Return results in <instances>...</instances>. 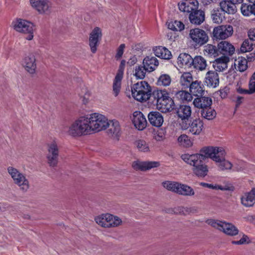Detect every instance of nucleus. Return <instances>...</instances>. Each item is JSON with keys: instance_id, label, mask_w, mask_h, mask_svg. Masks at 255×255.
<instances>
[{"instance_id": "43", "label": "nucleus", "mask_w": 255, "mask_h": 255, "mask_svg": "<svg viewBox=\"0 0 255 255\" xmlns=\"http://www.w3.org/2000/svg\"><path fill=\"white\" fill-rule=\"evenodd\" d=\"M171 79L169 75L167 74H162L157 80V84L159 86L166 87L171 83Z\"/></svg>"}, {"instance_id": "48", "label": "nucleus", "mask_w": 255, "mask_h": 255, "mask_svg": "<svg viewBox=\"0 0 255 255\" xmlns=\"http://www.w3.org/2000/svg\"><path fill=\"white\" fill-rule=\"evenodd\" d=\"M242 14L245 16H249L253 14V5L242 4L241 6Z\"/></svg>"}, {"instance_id": "41", "label": "nucleus", "mask_w": 255, "mask_h": 255, "mask_svg": "<svg viewBox=\"0 0 255 255\" xmlns=\"http://www.w3.org/2000/svg\"><path fill=\"white\" fill-rule=\"evenodd\" d=\"M147 71L144 65L136 66L134 70V75L136 79H143Z\"/></svg>"}, {"instance_id": "60", "label": "nucleus", "mask_w": 255, "mask_h": 255, "mask_svg": "<svg viewBox=\"0 0 255 255\" xmlns=\"http://www.w3.org/2000/svg\"><path fill=\"white\" fill-rule=\"evenodd\" d=\"M248 35L252 41H255V29H250L248 32Z\"/></svg>"}, {"instance_id": "1", "label": "nucleus", "mask_w": 255, "mask_h": 255, "mask_svg": "<svg viewBox=\"0 0 255 255\" xmlns=\"http://www.w3.org/2000/svg\"><path fill=\"white\" fill-rule=\"evenodd\" d=\"M109 126L107 117L95 113L80 117L75 120L68 127L67 133L73 137H79L105 129Z\"/></svg>"}, {"instance_id": "64", "label": "nucleus", "mask_w": 255, "mask_h": 255, "mask_svg": "<svg viewBox=\"0 0 255 255\" xmlns=\"http://www.w3.org/2000/svg\"><path fill=\"white\" fill-rule=\"evenodd\" d=\"M227 93L225 90H222L220 91V96L222 98H225L226 97Z\"/></svg>"}, {"instance_id": "11", "label": "nucleus", "mask_w": 255, "mask_h": 255, "mask_svg": "<svg viewBox=\"0 0 255 255\" xmlns=\"http://www.w3.org/2000/svg\"><path fill=\"white\" fill-rule=\"evenodd\" d=\"M21 65L29 74H35L37 67L35 55L32 53L25 54L22 59Z\"/></svg>"}, {"instance_id": "31", "label": "nucleus", "mask_w": 255, "mask_h": 255, "mask_svg": "<svg viewBox=\"0 0 255 255\" xmlns=\"http://www.w3.org/2000/svg\"><path fill=\"white\" fill-rule=\"evenodd\" d=\"M193 58L188 54L182 53L180 54L177 59V62L181 66H185V68L192 67Z\"/></svg>"}, {"instance_id": "42", "label": "nucleus", "mask_w": 255, "mask_h": 255, "mask_svg": "<svg viewBox=\"0 0 255 255\" xmlns=\"http://www.w3.org/2000/svg\"><path fill=\"white\" fill-rule=\"evenodd\" d=\"M180 184L175 182L165 181L162 183L163 186L168 190L178 192Z\"/></svg>"}, {"instance_id": "28", "label": "nucleus", "mask_w": 255, "mask_h": 255, "mask_svg": "<svg viewBox=\"0 0 255 255\" xmlns=\"http://www.w3.org/2000/svg\"><path fill=\"white\" fill-rule=\"evenodd\" d=\"M242 204L246 207H251L255 203V188L246 193L241 198Z\"/></svg>"}, {"instance_id": "49", "label": "nucleus", "mask_w": 255, "mask_h": 255, "mask_svg": "<svg viewBox=\"0 0 255 255\" xmlns=\"http://www.w3.org/2000/svg\"><path fill=\"white\" fill-rule=\"evenodd\" d=\"M137 148L143 152H146L149 150V147L146 142L143 140H138L135 142Z\"/></svg>"}, {"instance_id": "8", "label": "nucleus", "mask_w": 255, "mask_h": 255, "mask_svg": "<svg viewBox=\"0 0 255 255\" xmlns=\"http://www.w3.org/2000/svg\"><path fill=\"white\" fill-rule=\"evenodd\" d=\"M216 147H204L200 150L199 153L195 154H185L181 156L182 159H204V158L214 159L215 152H217Z\"/></svg>"}, {"instance_id": "14", "label": "nucleus", "mask_w": 255, "mask_h": 255, "mask_svg": "<svg viewBox=\"0 0 255 255\" xmlns=\"http://www.w3.org/2000/svg\"><path fill=\"white\" fill-rule=\"evenodd\" d=\"M132 122L135 128L139 130L144 129L147 125V121L140 111H135L132 114Z\"/></svg>"}, {"instance_id": "50", "label": "nucleus", "mask_w": 255, "mask_h": 255, "mask_svg": "<svg viewBox=\"0 0 255 255\" xmlns=\"http://www.w3.org/2000/svg\"><path fill=\"white\" fill-rule=\"evenodd\" d=\"M217 152H215V156L214 158L216 159H225L226 158V152L223 147H216Z\"/></svg>"}, {"instance_id": "9", "label": "nucleus", "mask_w": 255, "mask_h": 255, "mask_svg": "<svg viewBox=\"0 0 255 255\" xmlns=\"http://www.w3.org/2000/svg\"><path fill=\"white\" fill-rule=\"evenodd\" d=\"M187 164L192 166L194 174L199 177H204L207 175L208 168L203 160H184Z\"/></svg>"}, {"instance_id": "32", "label": "nucleus", "mask_w": 255, "mask_h": 255, "mask_svg": "<svg viewBox=\"0 0 255 255\" xmlns=\"http://www.w3.org/2000/svg\"><path fill=\"white\" fill-rule=\"evenodd\" d=\"M206 60L201 56H196L192 60V66L199 71L205 70L207 67Z\"/></svg>"}, {"instance_id": "6", "label": "nucleus", "mask_w": 255, "mask_h": 255, "mask_svg": "<svg viewBox=\"0 0 255 255\" xmlns=\"http://www.w3.org/2000/svg\"><path fill=\"white\" fill-rule=\"evenodd\" d=\"M189 36L195 47H200L206 44L209 40L206 31L199 28L190 29Z\"/></svg>"}, {"instance_id": "54", "label": "nucleus", "mask_w": 255, "mask_h": 255, "mask_svg": "<svg viewBox=\"0 0 255 255\" xmlns=\"http://www.w3.org/2000/svg\"><path fill=\"white\" fill-rule=\"evenodd\" d=\"M232 243L234 245H244L249 244L250 241L249 237L247 235H244L239 241H233Z\"/></svg>"}, {"instance_id": "37", "label": "nucleus", "mask_w": 255, "mask_h": 255, "mask_svg": "<svg viewBox=\"0 0 255 255\" xmlns=\"http://www.w3.org/2000/svg\"><path fill=\"white\" fill-rule=\"evenodd\" d=\"M235 66L237 70L240 72H244L248 68V61L245 58L239 57L235 60Z\"/></svg>"}, {"instance_id": "3", "label": "nucleus", "mask_w": 255, "mask_h": 255, "mask_svg": "<svg viewBox=\"0 0 255 255\" xmlns=\"http://www.w3.org/2000/svg\"><path fill=\"white\" fill-rule=\"evenodd\" d=\"M133 98L137 101L143 102L151 98V89L147 82L142 81L132 85L131 87Z\"/></svg>"}, {"instance_id": "56", "label": "nucleus", "mask_w": 255, "mask_h": 255, "mask_svg": "<svg viewBox=\"0 0 255 255\" xmlns=\"http://www.w3.org/2000/svg\"><path fill=\"white\" fill-rule=\"evenodd\" d=\"M95 221L98 225L103 227L107 228L108 226L107 224H105V220L104 217V214L102 215L101 216L95 218Z\"/></svg>"}, {"instance_id": "21", "label": "nucleus", "mask_w": 255, "mask_h": 255, "mask_svg": "<svg viewBox=\"0 0 255 255\" xmlns=\"http://www.w3.org/2000/svg\"><path fill=\"white\" fill-rule=\"evenodd\" d=\"M189 91L191 95L194 96H202L205 93L204 86L201 81L196 80L191 83Z\"/></svg>"}, {"instance_id": "25", "label": "nucleus", "mask_w": 255, "mask_h": 255, "mask_svg": "<svg viewBox=\"0 0 255 255\" xmlns=\"http://www.w3.org/2000/svg\"><path fill=\"white\" fill-rule=\"evenodd\" d=\"M193 104L195 107L203 109L207 107H210L212 104V100L210 97L202 96L195 98Z\"/></svg>"}, {"instance_id": "35", "label": "nucleus", "mask_w": 255, "mask_h": 255, "mask_svg": "<svg viewBox=\"0 0 255 255\" xmlns=\"http://www.w3.org/2000/svg\"><path fill=\"white\" fill-rule=\"evenodd\" d=\"M193 81V77L190 72H185L180 78V83L184 88H189Z\"/></svg>"}, {"instance_id": "38", "label": "nucleus", "mask_w": 255, "mask_h": 255, "mask_svg": "<svg viewBox=\"0 0 255 255\" xmlns=\"http://www.w3.org/2000/svg\"><path fill=\"white\" fill-rule=\"evenodd\" d=\"M123 76L116 75L113 81V91L115 97L119 95L121 89V83Z\"/></svg>"}, {"instance_id": "13", "label": "nucleus", "mask_w": 255, "mask_h": 255, "mask_svg": "<svg viewBox=\"0 0 255 255\" xmlns=\"http://www.w3.org/2000/svg\"><path fill=\"white\" fill-rule=\"evenodd\" d=\"M30 3L39 13L48 14L50 12L51 4L48 0H30Z\"/></svg>"}, {"instance_id": "34", "label": "nucleus", "mask_w": 255, "mask_h": 255, "mask_svg": "<svg viewBox=\"0 0 255 255\" xmlns=\"http://www.w3.org/2000/svg\"><path fill=\"white\" fill-rule=\"evenodd\" d=\"M153 51L156 56L162 59H169L172 56L170 51L164 47H155L153 48Z\"/></svg>"}, {"instance_id": "29", "label": "nucleus", "mask_w": 255, "mask_h": 255, "mask_svg": "<svg viewBox=\"0 0 255 255\" xmlns=\"http://www.w3.org/2000/svg\"><path fill=\"white\" fill-rule=\"evenodd\" d=\"M192 109L189 106L181 105L177 111L179 118L182 120H188L191 116Z\"/></svg>"}, {"instance_id": "12", "label": "nucleus", "mask_w": 255, "mask_h": 255, "mask_svg": "<svg viewBox=\"0 0 255 255\" xmlns=\"http://www.w3.org/2000/svg\"><path fill=\"white\" fill-rule=\"evenodd\" d=\"M181 128L183 129H186L189 128V132L193 135H199L203 131L204 124L200 119L193 120L188 126L187 124H182Z\"/></svg>"}, {"instance_id": "57", "label": "nucleus", "mask_w": 255, "mask_h": 255, "mask_svg": "<svg viewBox=\"0 0 255 255\" xmlns=\"http://www.w3.org/2000/svg\"><path fill=\"white\" fill-rule=\"evenodd\" d=\"M125 48V44H121L120 45V46L118 48L117 51V53H116V55L115 56V58L117 60H118L120 58H121V57L122 56V55H123V54L124 53V51Z\"/></svg>"}, {"instance_id": "27", "label": "nucleus", "mask_w": 255, "mask_h": 255, "mask_svg": "<svg viewBox=\"0 0 255 255\" xmlns=\"http://www.w3.org/2000/svg\"><path fill=\"white\" fill-rule=\"evenodd\" d=\"M47 150L48 159H56L59 157L58 145L55 140L47 144Z\"/></svg>"}, {"instance_id": "61", "label": "nucleus", "mask_w": 255, "mask_h": 255, "mask_svg": "<svg viewBox=\"0 0 255 255\" xmlns=\"http://www.w3.org/2000/svg\"><path fill=\"white\" fill-rule=\"evenodd\" d=\"M104 217L105 220V224H108L110 223V219L112 218V215L110 214H104Z\"/></svg>"}, {"instance_id": "39", "label": "nucleus", "mask_w": 255, "mask_h": 255, "mask_svg": "<svg viewBox=\"0 0 255 255\" xmlns=\"http://www.w3.org/2000/svg\"><path fill=\"white\" fill-rule=\"evenodd\" d=\"M177 193L184 196H193L195 193L193 189L190 186L180 184Z\"/></svg>"}, {"instance_id": "62", "label": "nucleus", "mask_w": 255, "mask_h": 255, "mask_svg": "<svg viewBox=\"0 0 255 255\" xmlns=\"http://www.w3.org/2000/svg\"><path fill=\"white\" fill-rule=\"evenodd\" d=\"M243 99V98L242 97L238 96L237 97V99L236 100V107L237 108L242 103Z\"/></svg>"}, {"instance_id": "20", "label": "nucleus", "mask_w": 255, "mask_h": 255, "mask_svg": "<svg viewBox=\"0 0 255 255\" xmlns=\"http://www.w3.org/2000/svg\"><path fill=\"white\" fill-rule=\"evenodd\" d=\"M205 82L209 87L215 88L219 85V78L218 73L215 71H209L205 77Z\"/></svg>"}, {"instance_id": "23", "label": "nucleus", "mask_w": 255, "mask_h": 255, "mask_svg": "<svg viewBox=\"0 0 255 255\" xmlns=\"http://www.w3.org/2000/svg\"><path fill=\"white\" fill-rule=\"evenodd\" d=\"M229 62V58L226 56L216 59L213 64L214 69L217 71L222 72L228 68V63Z\"/></svg>"}, {"instance_id": "58", "label": "nucleus", "mask_w": 255, "mask_h": 255, "mask_svg": "<svg viewBox=\"0 0 255 255\" xmlns=\"http://www.w3.org/2000/svg\"><path fill=\"white\" fill-rule=\"evenodd\" d=\"M125 65L126 61L124 60H122L116 75L123 76Z\"/></svg>"}, {"instance_id": "2", "label": "nucleus", "mask_w": 255, "mask_h": 255, "mask_svg": "<svg viewBox=\"0 0 255 255\" xmlns=\"http://www.w3.org/2000/svg\"><path fill=\"white\" fill-rule=\"evenodd\" d=\"M153 103L156 108L162 113H167L172 111L175 108L173 100L169 96V93L166 90H154L151 96Z\"/></svg>"}, {"instance_id": "51", "label": "nucleus", "mask_w": 255, "mask_h": 255, "mask_svg": "<svg viewBox=\"0 0 255 255\" xmlns=\"http://www.w3.org/2000/svg\"><path fill=\"white\" fill-rule=\"evenodd\" d=\"M178 141L183 146H189L191 145L190 140L185 134H182L179 136Z\"/></svg>"}, {"instance_id": "5", "label": "nucleus", "mask_w": 255, "mask_h": 255, "mask_svg": "<svg viewBox=\"0 0 255 255\" xmlns=\"http://www.w3.org/2000/svg\"><path fill=\"white\" fill-rule=\"evenodd\" d=\"M206 223L213 227L222 231L224 233L230 236H235L239 233L237 228L231 223L213 219L207 220Z\"/></svg>"}, {"instance_id": "33", "label": "nucleus", "mask_w": 255, "mask_h": 255, "mask_svg": "<svg viewBox=\"0 0 255 255\" xmlns=\"http://www.w3.org/2000/svg\"><path fill=\"white\" fill-rule=\"evenodd\" d=\"M220 6L222 10L228 14H234L237 11L236 4L229 0L221 1Z\"/></svg>"}, {"instance_id": "36", "label": "nucleus", "mask_w": 255, "mask_h": 255, "mask_svg": "<svg viewBox=\"0 0 255 255\" xmlns=\"http://www.w3.org/2000/svg\"><path fill=\"white\" fill-rule=\"evenodd\" d=\"M201 114L202 118L208 120H212L216 117L217 114L215 110L210 106L202 109Z\"/></svg>"}, {"instance_id": "19", "label": "nucleus", "mask_w": 255, "mask_h": 255, "mask_svg": "<svg viewBox=\"0 0 255 255\" xmlns=\"http://www.w3.org/2000/svg\"><path fill=\"white\" fill-rule=\"evenodd\" d=\"M190 22L194 25H200L205 20V12L201 10L196 9L189 15Z\"/></svg>"}, {"instance_id": "47", "label": "nucleus", "mask_w": 255, "mask_h": 255, "mask_svg": "<svg viewBox=\"0 0 255 255\" xmlns=\"http://www.w3.org/2000/svg\"><path fill=\"white\" fill-rule=\"evenodd\" d=\"M253 43L251 39L245 40L241 45V51L244 53L251 51L253 49Z\"/></svg>"}, {"instance_id": "52", "label": "nucleus", "mask_w": 255, "mask_h": 255, "mask_svg": "<svg viewBox=\"0 0 255 255\" xmlns=\"http://www.w3.org/2000/svg\"><path fill=\"white\" fill-rule=\"evenodd\" d=\"M122 223V220L118 217L112 215V218L110 219V223L108 224L107 228H110L112 227H117L120 225Z\"/></svg>"}, {"instance_id": "16", "label": "nucleus", "mask_w": 255, "mask_h": 255, "mask_svg": "<svg viewBox=\"0 0 255 255\" xmlns=\"http://www.w3.org/2000/svg\"><path fill=\"white\" fill-rule=\"evenodd\" d=\"M102 36L101 29L99 27H95L90 34L89 45L92 53H95L97 51V46L99 40Z\"/></svg>"}, {"instance_id": "53", "label": "nucleus", "mask_w": 255, "mask_h": 255, "mask_svg": "<svg viewBox=\"0 0 255 255\" xmlns=\"http://www.w3.org/2000/svg\"><path fill=\"white\" fill-rule=\"evenodd\" d=\"M249 86V93H255V72L254 73L252 77L250 79Z\"/></svg>"}, {"instance_id": "15", "label": "nucleus", "mask_w": 255, "mask_h": 255, "mask_svg": "<svg viewBox=\"0 0 255 255\" xmlns=\"http://www.w3.org/2000/svg\"><path fill=\"white\" fill-rule=\"evenodd\" d=\"M159 163L157 161H141L135 160L132 164L133 168L136 170L142 171L149 170L152 168L159 166Z\"/></svg>"}, {"instance_id": "18", "label": "nucleus", "mask_w": 255, "mask_h": 255, "mask_svg": "<svg viewBox=\"0 0 255 255\" xmlns=\"http://www.w3.org/2000/svg\"><path fill=\"white\" fill-rule=\"evenodd\" d=\"M147 118L149 123L157 128L160 127L164 122L162 114L157 111L150 112L148 114Z\"/></svg>"}, {"instance_id": "7", "label": "nucleus", "mask_w": 255, "mask_h": 255, "mask_svg": "<svg viewBox=\"0 0 255 255\" xmlns=\"http://www.w3.org/2000/svg\"><path fill=\"white\" fill-rule=\"evenodd\" d=\"M7 171L12 178L14 183L20 187L21 190L25 192L28 189L29 182L22 173L12 166L7 167Z\"/></svg>"}, {"instance_id": "10", "label": "nucleus", "mask_w": 255, "mask_h": 255, "mask_svg": "<svg viewBox=\"0 0 255 255\" xmlns=\"http://www.w3.org/2000/svg\"><path fill=\"white\" fill-rule=\"evenodd\" d=\"M233 28L230 25H222L215 27L213 34L214 37L216 39H225L232 35Z\"/></svg>"}, {"instance_id": "46", "label": "nucleus", "mask_w": 255, "mask_h": 255, "mask_svg": "<svg viewBox=\"0 0 255 255\" xmlns=\"http://www.w3.org/2000/svg\"><path fill=\"white\" fill-rule=\"evenodd\" d=\"M223 185H217V190H221L222 191H233L234 189V187L231 183L227 180L224 179L222 181Z\"/></svg>"}, {"instance_id": "63", "label": "nucleus", "mask_w": 255, "mask_h": 255, "mask_svg": "<svg viewBox=\"0 0 255 255\" xmlns=\"http://www.w3.org/2000/svg\"><path fill=\"white\" fill-rule=\"evenodd\" d=\"M238 92L240 94H250L249 93V90H244L242 88H239L237 89Z\"/></svg>"}, {"instance_id": "26", "label": "nucleus", "mask_w": 255, "mask_h": 255, "mask_svg": "<svg viewBox=\"0 0 255 255\" xmlns=\"http://www.w3.org/2000/svg\"><path fill=\"white\" fill-rule=\"evenodd\" d=\"M159 64L157 58L153 56L149 55L145 57L143 60V65L145 66L148 72L154 71Z\"/></svg>"}, {"instance_id": "4", "label": "nucleus", "mask_w": 255, "mask_h": 255, "mask_svg": "<svg viewBox=\"0 0 255 255\" xmlns=\"http://www.w3.org/2000/svg\"><path fill=\"white\" fill-rule=\"evenodd\" d=\"M13 27L17 32L27 34L26 39L30 40L33 38V24L25 19L17 18L12 22Z\"/></svg>"}, {"instance_id": "24", "label": "nucleus", "mask_w": 255, "mask_h": 255, "mask_svg": "<svg viewBox=\"0 0 255 255\" xmlns=\"http://www.w3.org/2000/svg\"><path fill=\"white\" fill-rule=\"evenodd\" d=\"M108 130L109 134L114 138L118 139L121 133L119 122L116 120L110 121Z\"/></svg>"}, {"instance_id": "22", "label": "nucleus", "mask_w": 255, "mask_h": 255, "mask_svg": "<svg viewBox=\"0 0 255 255\" xmlns=\"http://www.w3.org/2000/svg\"><path fill=\"white\" fill-rule=\"evenodd\" d=\"M218 50L222 54L226 55H232L235 51L234 46L227 41H222L218 44Z\"/></svg>"}, {"instance_id": "17", "label": "nucleus", "mask_w": 255, "mask_h": 255, "mask_svg": "<svg viewBox=\"0 0 255 255\" xmlns=\"http://www.w3.org/2000/svg\"><path fill=\"white\" fill-rule=\"evenodd\" d=\"M198 1L197 0H187L178 4L181 11L186 12L189 15L198 8Z\"/></svg>"}, {"instance_id": "30", "label": "nucleus", "mask_w": 255, "mask_h": 255, "mask_svg": "<svg viewBox=\"0 0 255 255\" xmlns=\"http://www.w3.org/2000/svg\"><path fill=\"white\" fill-rule=\"evenodd\" d=\"M170 93L171 94H175V98L183 103L189 102L192 100V96L191 93L185 91L172 90Z\"/></svg>"}, {"instance_id": "45", "label": "nucleus", "mask_w": 255, "mask_h": 255, "mask_svg": "<svg viewBox=\"0 0 255 255\" xmlns=\"http://www.w3.org/2000/svg\"><path fill=\"white\" fill-rule=\"evenodd\" d=\"M217 166L221 170H228L231 169L232 164L229 160H215Z\"/></svg>"}, {"instance_id": "44", "label": "nucleus", "mask_w": 255, "mask_h": 255, "mask_svg": "<svg viewBox=\"0 0 255 255\" xmlns=\"http://www.w3.org/2000/svg\"><path fill=\"white\" fill-rule=\"evenodd\" d=\"M204 53L210 57H215L218 56V50L215 46L208 44L205 47Z\"/></svg>"}, {"instance_id": "55", "label": "nucleus", "mask_w": 255, "mask_h": 255, "mask_svg": "<svg viewBox=\"0 0 255 255\" xmlns=\"http://www.w3.org/2000/svg\"><path fill=\"white\" fill-rule=\"evenodd\" d=\"M212 20L214 22L216 23H221L222 21V16L218 11L215 12L212 14Z\"/></svg>"}, {"instance_id": "40", "label": "nucleus", "mask_w": 255, "mask_h": 255, "mask_svg": "<svg viewBox=\"0 0 255 255\" xmlns=\"http://www.w3.org/2000/svg\"><path fill=\"white\" fill-rule=\"evenodd\" d=\"M168 28L173 31H181L184 29V24L180 21L175 20L167 24Z\"/></svg>"}, {"instance_id": "59", "label": "nucleus", "mask_w": 255, "mask_h": 255, "mask_svg": "<svg viewBox=\"0 0 255 255\" xmlns=\"http://www.w3.org/2000/svg\"><path fill=\"white\" fill-rule=\"evenodd\" d=\"M200 185L204 187L208 188L210 189H216L217 190V184L214 185L212 184H209L205 182H201Z\"/></svg>"}]
</instances>
